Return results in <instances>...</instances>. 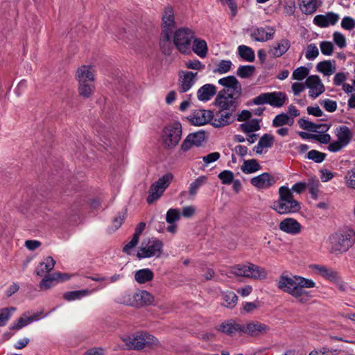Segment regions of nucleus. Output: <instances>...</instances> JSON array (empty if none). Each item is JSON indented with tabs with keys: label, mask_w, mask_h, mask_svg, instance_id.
Wrapping results in <instances>:
<instances>
[{
	"label": "nucleus",
	"mask_w": 355,
	"mask_h": 355,
	"mask_svg": "<svg viewBox=\"0 0 355 355\" xmlns=\"http://www.w3.org/2000/svg\"><path fill=\"white\" fill-rule=\"evenodd\" d=\"M277 288L293 297L297 302L304 304L311 298V292L306 288H314L315 283L311 279L299 275H282L277 280Z\"/></svg>",
	"instance_id": "1"
},
{
	"label": "nucleus",
	"mask_w": 355,
	"mask_h": 355,
	"mask_svg": "<svg viewBox=\"0 0 355 355\" xmlns=\"http://www.w3.org/2000/svg\"><path fill=\"white\" fill-rule=\"evenodd\" d=\"M327 243L330 253L338 254L345 252L355 243V232L345 230L335 232L329 236Z\"/></svg>",
	"instance_id": "2"
},
{
	"label": "nucleus",
	"mask_w": 355,
	"mask_h": 355,
	"mask_svg": "<svg viewBox=\"0 0 355 355\" xmlns=\"http://www.w3.org/2000/svg\"><path fill=\"white\" fill-rule=\"evenodd\" d=\"M279 198L272 204V208L279 214L296 213L300 209L298 201L294 199L293 193L287 186L279 189Z\"/></svg>",
	"instance_id": "3"
},
{
	"label": "nucleus",
	"mask_w": 355,
	"mask_h": 355,
	"mask_svg": "<svg viewBox=\"0 0 355 355\" xmlns=\"http://www.w3.org/2000/svg\"><path fill=\"white\" fill-rule=\"evenodd\" d=\"M182 125L178 121L171 123L163 128L161 134V141L164 148L171 149L175 148L182 138Z\"/></svg>",
	"instance_id": "4"
},
{
	"label": "nucleus",
	"mask_w": 355,
	"mask_h": 355,
	"mask_svg": "<svg viewBox=\"0 0 355 355\" xmlns=\"http://www.w3.org/2000/svg\"><path fill=\"white\" fill-rule=\"evenodd\" d=\"M231 272L236 276L248 277L254 280H261L267 276L265 268L251 263L236 265L232 267Z\"/></svg>",
	"instance_id": "5"
},
{
	"label": "nucleus",
	"mask_w": 355,
	"mask_h": 355,
	"mask_svg": "<svg viewBox=\"0 0 355 355\" xmlns=\"http://www.w3.org/2000/svg\"><path fill=\"white\" fill-rule=\"evenodd\" d=\"M195 37L194 31L187 27L178 28L173 35V44L176 49L183 54L191 51V46Z\"/></svg>",
	"instance_id": "6"
},
{
	"label": "nucleus",
	"mask_w": 355,
	"mask_h": 355,
	"mask_svg": "<svg viewBox=\"0 0 355 355\" xmlns=\"http://www.w3.org/2000/svg\"><path fill=\"white\" fill-rule=\"evenodd\" d=\"M126 347L129 349H141L146 347H153L159 344L158 340L147 333H140L132 337L123 338Z\"/></svg>",
	"instance_id": "7"
},
{
	"label": "nucleus",
	"mask_w": 355,
	"mask_h": 355,
	"mask_svg": "<svg viewBox=\"0 0 355 355\" xmlns=\"http://www.w3.org/2000/svg\"><path fill=\"white\" fill-rule=\"evenodd\" d=\"M287 100L286 94L281 92L262 93L252 99L256 105L268 104L274 107H282Z\"/></svg>",
	"instance_id": "8"
},
{
	"label": "nucleus",
	"mask_w": 355,
	"mask_h": 355,
	"mask_svg": "<svg viewBox=\"0 0 355 355\" xmlns=\"http://www.w3.org/2000/svg\"><path fill=\"white\" fill-rule=\"evenodd\" d=\"M162 247L163 243L161 241L157 239H150L145 245L142 243L137 252V257L139 259L153 257H159L162 253Z\"/></svg>",
	"instance_id": "9"
},
{
	"label": "nucleus",
	"mask_w": 355,
	"mask_h": 355,
	"mask_svg": "<svg viewBox=\"0 0 355 355\" xmlns=\"http://www.w3.org/2000/svg\"><path fill=\"white\" fill-rule=\"evenodd\" d=\"M172 179V174L167 173L153 183L149 190V194L147 198L148 203L151 204L159 198L171 183Z\"/></svg>",
	"instance_id": "10"
},
{
	"label": "nucleus",
	"mask_w": 355,
	"mask_h": 355,
	"mask_svg": "<svg viewBox=\"0 0 355 355\" xmlns=\"http://www.w3.org/2000/svg\"><path fill=\"white\" fill-rule=\"evenodd\" d=\"M75 78L78 82V92L80 96L89 97V65H82L78 68Z\"/></svg>",
	"instance_id": "11"
},
{
	"label": "nucleus",
	"mask_w": 355,
	"mask_h": 355,
	"mask_svg": "<svg viewBox=\"0 0 355 355\" xmlns=\"http://www.w3.org/2000/svg\"><path fill=\"white\" fill-rule=\"evenodd\" d=\"M252 40L265 42L273 38L275 33V29L270 26H254L248 30Z\"/></svg>",
	"instance_id": "12"
},
{
	"label": "nucleus",
	"mask_w": 355,
	"mask_h": 355,
	"mask_svg": "<svg viewBox=\"0 0 355 355\" xmlns=\"http://www.w3.org/2000/svg\"><path fill=\"white\" fill-rule=\"evenodd\" d=\"M198 72L180 71L178 73L179 90L184 93L190 90L197 81Z\"/></svg>",
	"instance_id": "13"
},
{
	"label": "nucleus",
	"mask_w": 355,
	"mask_h": 355,
	"mask_svg": "<svg viewBox=\"0 0 355 355\" xmlns=\"http://www.w3.org/2000/svg\"><path fill=\"white\" fill-rule=\"evenodd\" d=\"M163 27L162 38L163 41L169 42L172 28L174 27L175 21L173 12L171 8H166L162 15Z\"/></svg>",
	"instance_id": "14"
},
{
	"label": "nucleus",
	"mask_w": 355,
	"mask_h": 355,
	"mask_svg": "<svg viewBox=\"0 0 355 355\" xmlns=\"http://www.w3.org/2000/svg\"><path fill=\"white\" fill-rule=\"evenodd\" d=\"M234 93L228 94L225 89L220 90L215 98V103L222 110H233L235 107V98Z\"/></svg>",
	"instance_id": "15"
},
{
	"label": "nucleus",
	"mask_w": 355,
	"mask_h": 355,
	"mask_svg": "<svg viewBox=\"0 0 355 355\" xmlns=\"http://www.w3.org/2000/svg\"><path fill=\"white\" fill-rule=\"evenodd\" d=\"M305 83L306 87L309 89V96L313 98L319 96L324 91V86L318 76H309Z\"/></svg>",
	"instance_id": "16"
},
{
	"label": "nucleus",
	"mask_w": 355,
	"mask_h": 355,
	"mask_svg": "<svg viewBox=\"0 0 355 355\" xmlns=\"http://www.w3.org/2000/svg\"><path fill=\"white\" fill-rule=\"evenodd\" d=\"M214 117V114L210 110H197L189 116V121L194 125H203L209 123Z\"/></svg>",
	"instance_id": "17"
},
{
	"label": "nucleus",
	"mask_w": 355,
	"mask_h": 355,
	"mask_svg": "<svg viewBox=\"0 0 355 355\" xmlns=\"http://www.w3.org/2000/svg\"><path fill=\"white\" fill-rule=\"evenodd\" d=\"M269 327L260 322L251 321L245 324H242V333L250 336H258L268 332Z\"/></svg>",
	"instance_id": "18"
},
{
	"label": "nucleus",
	"mask_w": 355,
	"mask_h": 355,
	"mask_svg": "<svg viewBox=\"0 0 355 355\" xmlns=\"http://www.w3.org/2000/svg\"><path fill=\"white\" fill-rule=\"evenodd\" d=\"M275 178L268 173H263L250 179V183L258 189H266L275 183Z\"/></svg>",
	"instance_id": "19"
},
{
	"label": "nucleus",
	"mask_w": 355,
	"mask_h": 355,
	"mask_svg": "<svg viewBox=\"0 0 355 355\" xmlns=\"http://www.w3.org/2000/svg\"><path fill=\"white\" fill-rule=\"evenodd\" d=\"M205 133L203 131L191 133L183 141L181 145V148L182 150L187 151L193 146H199L205 141Z\"/></svg>",
	"instance_id": "20"
},
{
	"label": "nucleus",
	"mask_w": 355,
	"mask_h": 355,
	"mask_svg": "<svg viewBox=\"0 0 355 355\" xmlns=\"http://www.w3.org/2000/svg\"><path fill=\"white\" fill-rule=\"evenodd\" d=\"M339 19V15L332 12L325 15H318L313 18V24L320 28L335 25Z\"/></svg>",
	"instance_id": "21"
},
{
	"label": "nucleus",
	"mask_w": 355,
	"mask_h": 355,
	"mask_svg": "<svg viewBox=\"0 0 355 355\" xmlns=\"http://www.w3.org/2000/svg\"><path fill=\"white\" fill-rule=\"evenodd\" d=\"M218 84L226 87L228 90L231 89L236 97L240 96L241 94V85L233 76H229L218 80Z\"/></svg>",
	"instance_id": "22"
},
{
	"label": "nucleus",
	"mask_w": 355,
	"mask_h": 355,
	"mask_svg": "<svg viewBox=\"0 0 355 355\" xmlns=\"http://www.w3.org/2000/svg\"><path fill=\"white\" fill-rule=\"evenodd\" d=\"M279 228L289 234H297L301 231V225L293 218H287L280 222Z\"/></svg>",
	"instance_id": "23"
},
{
	"label": "nucleus",
	"mask_w": 355,
	"mask_h": 355,
	"mask_svg": "<svg viewBox=\"0 0 355 355\" xmlns=\"http://www.w3.org/2000/svg\"><path fill=\"white\" fill-rule=\"evenodd\" d=\"M216 87L213 84H205L197 91V98L201 102H207L216 94Z\"/></svg>",
	"instance_id": "24"
},
{
	"label": "nucleus",
	"mask_w": 355,
	"mask_h": 355,
	"mask_svg": "<svg viewBox=\"0 0 355 355\" xmlns=\"http://www.w3.org/2000/svg\"><path fill=\"white\" fill-rule=\"evenodd\" d=\"M312 271L329 281H334L337 278L336 272L329 268L318 264H312L309 266Z\"/></svg>",
	"instance_id": "25"
},
{
	"label": "nucleus",
	"mask_w": 355,
	"mask_h": 355,
	"mask_svg": "<svg viewBox=\"0 0 355 355\" xmlns=\"http://www.w3.org/2000/svg\"><path fill=\"white\" fill-rule=\"evenodd\" d=\"M212 119V125L214 127H223L231 123L232 114L226 110H222L217 112Z\"/></svg>",
	"instance_id": "26"
},
{
	"label": "nucleus",
	"mask_w": 355,
	"mask_h": 355,
	"mask_svg": "<svg viewBox=\"0 0 355 355\" xmlns=\"http://www.w3.org/2000/svg\"><path fill=\"white\" fill-rule=\"evenodd\" d=\"M335 135L337 137V140L345 146H347L349 144L352 138V133L350 129L346 125L337 128L335 130Z\"/></svg>",
	"instance_id": "27"
},
{
	"label": "nucleus",
	"mask_w": 355,
	"mask_h": 355,
	"mask_svg": "<svg viewBox=\"0 0 355 355\" xmlns=\"http://www.w3.org/2000/svg\"><path fill=\"white\" fill-rule=\"evenodd\" d=\"M121 277H122V275L120 274H115L108 278L102 277H99V276H95V277L90 276L91 280H93L95 282H100V285L95 288H92L93 285H92L90 284V291L92 290L96 291L97 289L102 288L110 283H114V282L119 281V279H121Z\"/></svg>",
	"instance_id": "28"
},
{
	"label": "nucleus",
	"mask_w": 355,
	"mask_h": 355,
	"mask_svg": "<svg viewBox=\"0 0 355 355\" xmlns=\"http://www.w3.org/2000/svg\"><path fill=\"white\" fill-rule=\"evenodd\" d=\"M193 51L200 58H205L208 53V47L205 40L196 38L192 42V46H191Z\"/></svg>",
	"instance_id": "29"
},
{
	"label": "nucleus",
	"mask_w": 355,
	"mask_h": 355,
	"mask_svg": "<svg viewBox=\"0 0 355 355\" xmlns=\"http://www.w3.org/2000/svg\"><path fill=\"white\" fill-rule=\"evenodd\" d=\"M274 143V137L269 134H264L259 139L258 144L254 147L257 154H262L265 148H270Z\"/></svg>",
	"instance_id": "30"
},
{
	"label": "nucleus",
	"mask_w": 355,
	"mask_h": 355,
	"mask_svg": "<svg viewBox=\"0 0 355 355\" xmlns=\"http://www.w3.org/2000/svg\"><path fill=\"white\" fill-rule=\"evenodd\" d=\"M290 48V42L286 39H282L269 50V53L274 57H280Z\"/></svg>",
	"instance_id": "31"
},
{
	"label": "nucleus",
	"mask_w": 355,
	"mask_h": 355,
	"mask_svg": "<svg viewBox=\"0 0 355 355\" xmlns=\"http://www.w3.org/2000/svg\"><path fill=\"white\" fill-rule=\"evenodd\" d=\"M55 261L51 257H46L35 270L38 276L42 277L49 272L55 266Z\"/></svg>",
	"instance_id": "32"
},
{
	"label": "nucleus",
	"mask_w": 355,
	"mask_h": 355,
	"mask_svg": "<svg viewBox=\"0 0 355 355\" xmlns=\"http://www.w3.org/2000/svg\"><path fill=\"white\" fill-rule=\"evenodd\" d=\"M320 6L318 0H299L300 8L306 15L313 14Z\"/></svg>",
	"instance_id": "33"
},
{
	"label": "nucleus",
	"mask_w": 355,
	"mask_h": 355,
	"mask_svg": "<svg viewBox=\"0 0 355 355\" xmlns=\"http://www.w3.org/2000/svg\"><path fill=\"white\" fill-rule=\"evenodd\" d=\"M218 329L226 334L232 335L237 332L242 333V324H239L233 321H228L227 322L222 323Z\"/></svg>",
	"instance_id": "34"
},
{
	"label": "nucleus",
	"mask_w": 355,
	"mask_h": 355,
	"mask_svg": "<svg viewBox=\"0 0 355 355\" xmlns=\"http://www.w3.org/2000/svg\"><path fill=\"white\" fill-rule=\"evenodd\" d=\"M298 123L301 128L309 131H318V130L327 131L329 128V126L327 124H315L304 119H300Z\"/></svg>",
	"instance_id": "35"
},
{
	"label": "nucleus",
	"mask_w": 355,
	"mask_h": 355,
	"mask_svg": "<svg viewBox=\"0 0 355 355\" xmlns=\"http://www.w3.org/2000/svg\"><path fill=\"white\" fill-rule=\"evenodd\" d=\"M137 291H125L119 297V302L127 306L137 307Z\"/></svg>",
	"instance_id": "36"
},
{
	"label": "nucleus",
	"mask_w": 355,
	"mask_h": 355,
	"mask_svg": "<svg viewBox=\"0 0 355 355\" xmlns=\"http://www.w3.org/2000/svg\"><path fill=\"white\" fill-rule=\"evenodd\" d=\"M153 272L149 268L141 269L135 272V279L139 284H144L153 279Z\"/></svg>",
	"instance_id": "37"
},
{
	"label": "nucleus",
	"mask_w": 355,
	"mask_h": 355,
	"mask_svg": "<svg viewBox=\"0 0 355 355\" xmlns=\"http://www.w3.org/2000/svg\"><path fill=\"white\" fill-rule=\"evenodd\" d=\"M316 67L319 72L322 73L324 76H331L336 70L335 64L331 60L320 62L317 64Z\"/></svg>",
	"instance_id": "38"
},
{
	"label": "nucleus",
	"mask_w": 355,
	"mask_h": 355,
	"mask_svg": "<svg viewBox=\"0 0 355 355\" xmlns=\"http://www.w3.org/2000/svg\"><path fill=\"white\" fill-rule=\"evenodd\" d=\"M137 307L150 305L154 301V297L146 291H137Z\"/></svg>",
	"instance_id": "39"
},
{
	"label": "nucleus",
	"mask_w": 355,
	"mask_h": 355,
	"mask_svg": "<svg viewBox=\"0 0 355 355\" xmlns=\"http://www.w3.org/2000/svg\"><path fill=\"white\" fill-rule=\"evenodd\" d=\"M89 294V291L87 289H83L74 291L65 292L63 294V299L67 302H71L74 300H79L85 297H87Z\"/></svg>",
	"instance_id": "40"
},
{
	"label": "nucleus",
	"mask_w": 355,
	"mask_h": 355,
	"mask_svg": "<svg viewBox=\"0 0 355 355\" xmlns=\"http://www.w3.org/2000/svg\"><path fill=\"white\" fill-rule=\"evenodd\" d=\"M62 275V272H59L45 275V277L40 282V288L42 290L51 288L53 286V282L58 280Z\"/></svg>",
	"instance_id": "41"
},
{
	"label": "nucleus",
	"mask_w": 355,
	"mask_h": 355,
	"mask_svg": "<svg viewBox=\"0 0 355 355\" xmlns=\"http://www.w3.org/2000/svg\"><path fill=\"white\" fill-rule=\"evenodd\" d=\"M294 123V119L289 117L287 114L281 113L277 115L272 120V125L274 127H281L284 125H292Z\"/></svg>",
	"instance_id": "42"
},
{
	"label": "nucleus",
	"mask_w": 355,
	"mask_h": 355,
	"mask_svg": "<svg viewBox=\"0 0 355 355\" xmlns=\"http://www.w3.org/2000/svg\"><path fill=\"white\" fill-rule=\"evenodd\" d=\"M238 53L241 58L248 62H252L254 60L255 55L254 51L252 48L245 46L240 45L238 47Z\"/></svg>",
	"instance_id": "43"
},
{
	"label": "nucleus",
	"mask_w": 355,
	"mask_h": 355,
	"mask_svg": "<svg viewBox=\"0 0 355 355\" xmlns=\"http://www.w3.org/2000/svg\"><path fill=\"white\" fill-rule=\"evenodd\" d=\"M241 168L243 173L246 174H250L260 170L261 166L257 162V160L252 159L244 161Z\"/></svg>",
	"instance_id": "44"
},
{
	"label": "nucleus",
	"mask_w": 355,
	"mask_h": 355,
	"mask_svg": "<svg viewBox=\"0 0 355 355\" xmlns=\"http://www.w3.org/2000/svg\"><path fill=\"white\" fill-rule=\"evenodd\" d=\"M261 120L259 119H252L248 120L244 123L240 125L241 130L245 133H250L254 131H257L260 129V123Z\"/></svg>",
	"instance_id": "45"
},
{
	"label": "nucleus",
	"mask_w": 355,
	"mask_h": 355,
	"mask_svg": "<svg viewBox=\"0 0 355 355\" xmlns=\"http://www.w3.org/2000/svg\"><path fill=\"white\" fill-rule=\"evenodd\" d=\"M16 311L15 307H6L0 309V327L5 326Z\"/></svg>",
	"instance_id": "46"
},
{
	"label": "nucleus",
	"mask_w": 355,
	"mask_h": 355,
	"mask_svg": "<svg viewBox=\"0 0 355 355\" xmlns=\"http://www.w3.org/2000/svg\"><path fill=\"white\" fill-rule=\"evenodd\" d=\"M232 66V62L229 60H220L214 69V72L219 74L227 73L231 70Z\"/></svg>",
	"instance_id": "47"
},
{
	"label": "nucleus",
	"mask_w": 355,
	"mask_h": 355,
	"mask_svg": "<svg viewBox=\"0 0 355 355\" xmlns=\"http://www.w3.org/2000/svg\"><path fill=\"white\" fill-rule=\"evenodd\" d=\"M224 305L226 307L232 308L237 304L238 297L232 291H227L223 293Z\"/></svg>",
	"instance_id": "48"
},
{
	"label": "nucleus",
	"mask_w": 355,
	"mask_h": 355,
	"mask_svg": "<svg viewBox=\"0 0 355 355\" xmlns=\"http://www.w3.org/2000/svg\"><path fill=\"white\" fill-rule=\"evenodd\" d=\"M207 178L204 175L198 177L189 185V192L191 196H195L199 188L206 182Z\"/></svg>",
	"instance_id": "49"
},
{
	"label": "nucleus",
	"mask_w": 355,
	"mask_h": 355,
	"mask_svg": "<svg viewBox=\"0 0 355 355\" xmlns=\"http://www.w3.org/2000/svg\"><path fill=\"white\" fill-rule=\"evenodd\" d=\"M126 209L123 210L122 211H120L116 214V216L114 218L112 222L111 228L112 229L113 231H116L122 225L125 219L126 218Z\"/></svg>",
	"instance_id": "50"
},
{
	"label": "nucleus",
	"mask_w": 355,
	"mask_h": 355,
	"mask_svg": "<svg viewBox=\"0 0 355 355\" xmlns=\"http://www.w3.org/2000/svg\"><path fill=\"white\" fill-rule=\"evenodd\" d=\"M345 185L350 189H355V164L349 170L344 178Z\"/></svg>",
	"instance_id": "51"
},
{
	"label": "nucleus",
	"mask_w": 355,
	"mask_h": 355,
	"mask_svg": "<svg viewBox=\"0 0 355 355\" xmlns=\"http://www.w3.org/2000/svg\"><path fill=\"white\" fill-rule=\"evenodd\" d=\"M326 156L327 155L324 153L316 150H311L309 151L306 157L309 159L313 160L316 163H321L325 159Z\"/></svg>",
	"instance_id": "52"
},
{
	"label": "nucleus",
	"mask_w": 355,
	"mask_h": 355,
	"mask_svg": "<svg viewBox=\"0 0 355 355\" xmlns=\"http://www.w3.org/2000/svg\"><path fill=\"white\" fill-rule=\"evenodd\" d=\"M180 218V212L177 208L169 209L166 214V221L168 223H175L176 221L179 220Z\"/></svg>",
	"instance_id": "53"
},
{
	"label": "nucleus",
	"mask_w": 355,
	"mask_h": 355,
	"mask_svg": "<svg viewBox=\"0 0 355 355\" xmlns=\"http://www.w3.org/2000/svg\"><path fill=\"white\" fill-rule=\"evenodd\" d=\"M319 55V50L315 44H309L305 52V57L309 60H315Z\"/></svg>",
	"instance_id": "54"
},
{
	"label": "nucleus",
	"mask_w": 355,
	"mask_h": 355,
	"mask_svg": "<svg viewBox=\"0 0 355 355\" xmlns=\"http://www.w3.org/2000/svg\"><path fill=\"white\" fill-rule=\"evenodd\" d=\"M309 73V69L305 67H300L295 69L292 74V78L297 80H304Z\"/></svg>",
	"instance_id": "55"
},
{
	"label": "nucleus",
	"mask_w": 355,
	"mask_h": 355,
	"mask_svg": "<svg viewBox=\"0 0 355 355\" xmlns=\"http://www.w3.org/2000/svg\"><path fill=\"white\" fill-rule=\"evenodd\" d=\"M184 65L187 69L196 71H202L205 67V64L197 59L189 60L185 62Z\"/></svg>",
	"instance_id": "56"
},
{
	"label": "nucleus",
	"mask_w": 355,
	"mask_h": 355,
	"mask_svg": "<svg viewBox=\"0 0 355 355\" xmlns=\"http://www.w3.org/2000/svg\"><path fill=\"white\" fill-rule=\"evenodd\" d=\"M254 71V67L253 66H241L237 69V75L241 78H245L252 76Z\"/></svg>",
	"instance_id": "57"
},
{
	"label": "nucleus",
	"mask_w": 355,
	"mask_h": 355,
	"mask_svg": "<svg viewBox=\"0 0 355 355\" xmlns=\"http://www.w3.org/2000/svg\"><path fill=\"white\" fill-rule=\"evenodd\" d=\"M218 177L223 184H230L234 180V173L231 171L225 170L220 172Z\"/></svg>",
	"instance_id": "58"
},
{
	"label": "nucleus",
	"mask_w": 355,
	"mask_h": 355,
	"mask_svg": "<svg viewBox=\"0 0 355 355\" xmlns=\"http://www.w3.org/2000/svg\"><path fill=\"white\" fill-rule=\"evenodd\" d=\"M340 26L345 30L352 31L355 28V19L351 17L345 16L343 18Z\"/></svg>",
	"instance_id": "59"
},
{
	"label": "nucleus",
	"mask_w": 355,
	"mask_h": 355,
	"mask_svg": "<svg viewBox=\"0 0 355 355\" xmlns=\"http://www.w3.org/2000/svg\"><path fill=\"white\" fill-rule=\"evenodd\" d=\"M333 40L335 44L340 49L345 47L346 46V38L345 36L338 32L336 31L333 34Z\"/></svg>",
	"instance_id": "60"
},
{
	"label": "nucleus",
	"mask_w": 355,
	"mask_h": 355,
	"mask_svg": "<svg viewBox=\"0 0 355 355\" xmlns=\"http://www.w3.org/2000/svg\"><path fill=\"white\" fill-rule=\"evenodd\" d=\"M31 323V319H28V317L19 318L16 322H14L10 327V329L12 330H19L21 329L24 327H26L28 324Z\"/></svg>",
	"instance_id": "61"
},
{
	"label": "nucleus",
	"mask_w": 355,
	"mask_h": 355,
	"mask_svg": "<svg viewBox=\"0 0 355 355\" xmlns=\"http://www.w3.org/2000/svg\"><path fill=\"white\" fill-rule=\"evenodd\" d=\"M321 52L324 55H331L334 51V45L331 42L323 41L320 44Z\"/></svg>",
	"instance_id": "62"
},
{
	"label": "nucleus",
	"mask_w": 355,
	"mask_h": 355,
	"mask_svg": "<svg viewBox=\"0 0 355 355\" xmlns=\"http://www.w3.org/2000/svg\"><path fill=\"white\" fill-rule=\"evenodd\" d=\"M323 107L329 112H333L337 109V103L330 99H324L320 102Z\"/></svg>",
	"instance_id": "63"
},
{
	"label": "nucleus",
	"mask_w": 355,
	"mask_h": 355,
	"mask_svg": "<svg viewBox=\"0 0 355 355\" xmlns=\"http://www.w3.org/2000/svg\"><path fill=\"white\" fill-rule=\"evenodd\" d=\"M334 352H337V350L322 347L320 349H313L309 355H334Z\"/></svg>",
	"instance_id": "64"
}]
</instances>
